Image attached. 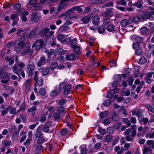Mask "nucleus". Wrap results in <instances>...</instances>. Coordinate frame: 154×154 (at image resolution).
<instances>
[{
    "label": "nucleus",
    "instance_id": "f257e3e1",
    "mask_svg": "<svg viewBox=\"0 0 154 154\" xmlns=\"http://www.w3.org/2000/svg\"><path fill=\"white\" fill-rule=\"evenodd\" d=\"M151 18L150 11H147L134 17V22L135 23H137L139 22H143L147 21Z\"/></svg>",
    "mask_w": 154,
    "mask_h": 154
},
{
    "label": "nucleus",
    "instance_id": "f03ea898",
    "mask_svg": "<svg viewBox=\"0 0 154 154\" xmlns=\"http://www.w3.org/2000/svg\"><path fill=\"white\" fill-rule=\"evenodd\" d=\"M35 65L34 62L31 61L28 62L27 67V72L29 76L31 77L34 74Z\"/></svg>",
    "mask_w": 154,
    "mask_h": 154
},
{
    "label": "nucleus",
    "instance_id": "7ed1b4c3",
    "mask_svg": "<svg viewBox=\"0 0 154 154\" xmlns=\"http://www.w3.org/2000/svg\"><path fill=\"white\" fill-rule=\"evenodd\" d=\"M12 69L14 72L17 74L19 76H20L21 75L23 78H25V75L24 72L20 69L17 65L14 64L12 67Z\"/></svg>",
    "mask_w": 154,
    "mask_h": 154
},
{
    "label": "nucleus",
    "instance_id": "20e7f679",
    "mask_svg": "<svg viewBox=\"0 0 154 154\" xmlns=\"http://www.w3.org/2000/svg\"><path fill=\"white\" fill-rule=\"evenodd\" d=\"M134 17H129L127 19H124L120 22V25L122 27H125L127 25L134 22Z\"/></svg>",
    "mask_w": 154,
    "mask_h": 154
},
{
    "label": "nucleus",
    "instance_id": "39448f33",
    "mask_svg": "<svg viewBox=\"0 0 154 154\" xmlns=\"http://www.w3.org/2000/svg\"><path fill=\"white\" fill-rule=\"evenodd\" d=\"M113 8H106L103 13V15L104 17H112L113 15Z\"/></svg>",
    "mask_w": 154,
    "mask_h": 154
},
{
    "label": "nucleus",
    "instance_id": "423d86ee",
    "mask_svg": "<svg viewBox=\"0 0 154 154\" xmlns=\"http://www.w3.org/2000/svg\"><path fill=\"white\" fill-rule=\"evenodd\" d=\"M131 39L133 41H135L136 42L139 44L143 42L144 38L143 37L140 36L134 35L131 36Z\"/></svg>",
    "mask_w": 154,
    "mask_h": 154
},
{
    "label": "nucleus",
    "instance_id": "0eeeda50",
    "mask_svg": "<svg viewBox=\"0 0 154 154\" xmlns=\"http://www.w3.org/2000/svg\"><path fill=\"white\" fill-rule=\"evenodd\" d=\"M63 93L65 95H68L72 89V85L69 84H66L64 86Z\"/></svg>",
    "mask_w": 154,
    "mask_h": 154
},
{
    "label": "nucleus",
    "instance_id": "6e6552de",
    "mask_svg": "<svg viewBox=\"0 0 154 154\" xmlns=\"http://www.w3.org/2000/svg\"><path fill=\"white\" fill-rule=\"evenodd\" d=\"M31 16L32 17L30 19L31 20L34 22H37L41 18V16L38 15L37 13L36 12L32 13Z\"/></svg>",
    "mask_w": 154,
    "mask_h": 154
},
{
    "label": "nucleus",
    "instance_id": "1a4fd4ad",
    "mask_svg": "<svg viewBox=\"0 0 154 154\" xmlns=\"http://www.w3.org/2000/svg\"><path fill=\"white\" fill-rule=\"evenodd\" d=\"M107 30L109 32H117V30L115 28L113 24H110L107 26L106 27Z\"/></svg>",
    "mask_w": 154,
    "mask_h": 154
},
{
    "label": "nucleus",
    "instance_id": "9d476101",
    "mask_svg": "<svg viewBox=\"0 0 154 154\" xmlns=\"http://www.w3.org/2000/svg\"><path fill=\"white\" fill-rule=\"evenodd\" d=\"M30 45H28L26 47V49H25L23 51L21 52L22 55H24L28 54L29 55H31L32 53V50L30 49Z\"/></svg>",
    "mask_w": 154,
    "mask_h": 154
},
{
    "label": "nucleus",
    "instance_id": "9b49d317",
    "mask_svg": "<svg viewBox=\"0 0 154 154\" xmlns=\"http://www.w3.org/2000/svg\"><path fill=\"white\" fill-rule=\"evenodd\" d=\"M10 73L8 74L7 72H4L0 71V79H10Z\"/></svg>",
    "mask_w": 154,
    "mask_h": 154
},
{
    "label": "nucleus",
    "instance_id": "f8f14e48",
    "mask_svg": "<svg viewBox=\"0 0 154 154\" xmlns=\"http://www.w3.org/2000/svg\"><path fill=\"white\" fill-rule=\"evenodd\" d=\"M130 146V143H125L124 146V148H123V147H122L121 148L120 150L117 152V154H121L123 153V152L125 151H127L129 149Z\"/></svg>",
    "mask_w": 154,
    "mask_h": 154
},
{
    "label": "nucleus",
    "instance_id": "ddd939ff",
    "mask_svg": "<svg viewBox=\"0 0 154 154\" xmlns=\"http://www.w3.org/2000/svg\"><path fill=\"white\" fill-rule=\"evenodd\" d=\"M67 1L65 0H61L59 3V5L57 9L58 11H60L66 7V4L65 3Z\"/></svg>",
    "mask_w": 154,
    "mask_h": 154
},
{
    "label": "nucleus",
    "instance_id": "4468645a",
    "mask_svg": "<svg viewBox=\"0 0 154 154\" xmlns=\"http://www.w3.org/2000/svg\"><path fill=\"white\" fill-rule=\"evenodd\" d=\"M46 58L45 57H41L39 60L37 62V66L38 67H40L44 65L46 63Z\"/></svg>",
    "mask_w": 154,
    "mask_h": 154
},
{
    "label": "nucleus",
    "instance_id": "2eb2a0df",
    "mask_svg": "<svg viewBox=\"0 0 154 154\" xmlns=\"http://www.w3.org/2000/svg\"><path fill=\"white\" fill-rule=\"evenodd\" d=\"M100 20V17L97 16L94 17L92 19V23L95 26H97L99 24V21Z\"/></svg>",
    "mask_w": 154,
    "mask_h": 154
},
{
    "label": "nucleus",
    "instance_id": "dca6fc26",
    "mask_svg": "<svg viewBox=\"0 0 154 154\" xmlns=\"http://www.w3.org/2000/svg\"><path fill=\"white\" fill-rule=\"evenodd\" d=\"M61 92L60 89H58L57 90H54L50 93V95L52 97L56 96L58 94Z\"/></svg>",
    "mask_w": 154,
    "mask_h": 154
},
{
    "label": "nucleus",
    "instance_id": "f3484780",
    "mask_svg": "<svg viewBox=\"0 0 154 154\" xmlns=\"http://www.w3.org/2000/svg\"><path fill=\"white\" fill-rule=\"evenodd\" d=\"M11 106H8L7 107L4 109H2L1 111V114L2 116H4L11 109Z\"/></svg>",
    "mask_w": 154,
    "mask_h": 154
},
{
    "label": "nucleus",
    "instance_id": "a211bd4d",
    "mask_svg": "<svg viewBox=\"0 0 154 154\" xmlns=\"http://www.w3.org/2000/svg\"><path fill=\"white\" fill-rule=\"evenodd\" d=\"M43 81L44 79H43L40 78L35 81L34 86H36L37 85L39 87H41L43 85Z\"/></svg>",
    "mask_w": 154,
    "mask_h": 154
},
{
    "label": "nucleus",
    "instance_id": "6ab92c4d",
    "mask_svg": "<svg viewBox=\"0 0 154 154\" xmlns=\"http://www.w3.org/2000/svg\"><path fill=\"white\" fill-rule=\"evenodd\" d=\"M149 121V119L147 118L141 117L140 119L139 120V122L142 125H146L147 124Z\"/></svg>",
    "mask_w": 154,
    "mask_h": 154
},
{
    "label": "nucleus",
    "instance_id": "aec40b11",
    "mask_svg": "<svg viewBox=\"0 0 154 154\" xmlns=\"http://www.w3.org/2000/svg\"><path fill=\"white\" fill-rule=\"evenodd\" d=\"M49 122H45L44 124V126L42 128V131L44 132L48 133L49 132Z\"/></svg>",
    "mask_w": 154,
    "mask_h": 154
},
{
    "label": "nucleus",
    "instance_id": "412c9836",
    "mask_svg": "<svg viewBox=\"0 0 154 154\" xmlns=\"http://www.w3.org/2000/svg\"><path fill=\"white\" fill-rule=\"evenodd\" d=\"M106 27L104 25L100 26L97 29L98 32L100 34H103L106 30Z\"/></svg>",
    "mask_w": 154,
    "mask_h": 154
},
{
    "label": "nucleus",
    "instance_id": "4be33fe9",
    "mask_svg": "<svg viewBox=\"0 0 154 154\" xmlns=\"http://www.w3.org/2000/svg\"><path fill=\"white\" fill-rule=\"evenodd\" d=\"M38 43H40V45H42L43 44H44V41L42 39H38L36 40L35 42L33 43L32 47V48L35 47L37 44Z\"/></svg>",
    "mask_w": 154,
    "mask_h": 154
},
{
    "label": "nucleus",
    "instance_id": "5701e85b",
    "mask_svg": "<svg viewBox=\"0 0 154 154\" xmlns=\"http://www.w3.org/2000/svg\"><path fill=\"white\" fill-rule=\"evenodd\" d=\"M90 20V18L88 16L84 17L81 19V21L84 24L88 23Z\"/></svg>",
    "mask_w": 154,
    "mask_h": 154
},
{
    "label": "nucleus",
    "instance_id": "b1692460",
    "mask_svg": "<svg viewBox=\"0 0 154 154\" xmlns=\"http://www.w3.org/2000/svg\"><path fill=\"white\" fill-rule=\"evenodd\" d=\"M40 72L42 75L43 76H45L47 75L49 73V70L48 68H45L42 69Z\"/></svg>",
    "mask_w": 154,
    "mask_h": 154
},
{
    "label": "nucleus",
    "instance_id": "393cba45",
    "mask_svg": "<svg viewBox=\"0 0 154 154\" xmlns=\"http://www.w3.org/2000/svg\"><path fill=\"white\" fill-rule=\"evenodd\" d=\"M66 59L67 60L73 61L75 59V56L74 54H70L66 56Z\"/></svg>",
    "mask_w": 154,
    "mask_h": 154
},
{
    "label": "nucleus",
    "instance_id": "a878e982",
    "mask_svg": "<svg viewBox=\"0 0 154 154\" xmlns=\"http://www.w3.org/2000/svg\"><path fill=\"white\" fill-rule=\"evenodd\" d=\"M146 61V58L144 56H143L140 59L139 61V63L140 65L143 64L145 63Z\"/></svg>",
    "mask_w": 154,
    "mask_h": 154
},
{
    "label": "nucleus",
    "instance_id": "bb28decb",
    "mask_svg": "<svg viewBox=\"0 0 154 154\" xmlns=\"http://www.w3.org/2000/svg\"><path fill=\"white\" fill-rule=\"evenodd\" d=\"M58 65V64L57 62H53L51 63L49 68L50 69L54 70V69L57 67Z\"/></svg>",
    "mask_w": 154,
    "mask_h": 154
},
{
    "label": "nucleus",
    "instance_id": "cd10ccee",
    "mask_svg": "<svg viewBox=\"0 0 154 154\" xmlns=\"http://www.w3.org/2000/svg\"><path fill=\"white\" fill-rule=\"evenodd\" d=\"M53 118L55 121L59 120L61 118L60 114L59 113L56 112L54 113L53 116Z\"/></svg>",
    "mask_w": 154,
    "mask_h": 154
},
{
    "label": "nucleus",
    "instance_id": "c85d7f7f",
    "mask_svg": "<svg viewBox=\"0 0 154 154\" xmlns=\"http://www.w3.org/2000/svg\"><path fill=\"white\" fill-rule=\"evenodd\" d=\"M50 31V29L49 28L45 27L42 30L41 33L42 35H45L47 34Z\"/></svg>",
    "mask_w": 154,
    "mask_h": 154
},
{
    "label": "nucleus",
    "instance_id": "c756f323",
    "mask_svg": "<svg viewBox=\"0 0 154 154\" xmlns=\"http://www.w3.org/2000/svg\"><path fill=\"white\" fill-rule=\"evenodd\" d=\"M46 90L44 88H40L38 92L39 94L42 96L45 95L46 94Z\"/></svg>",
    "mask_w": 154,
    "mask_h": 154
},
{
    "label": "nucleus",
    "instance_id": "7c9ffc66",
    "mask_svg": "<svg viewBox=\"0 0 154 154\" xmlns=\"http://www.w3.org/2000/svg\"><path fill=\"white\" fill-rule=\"evenodd\" d=\"M74 8L75 12L76 11L79 13H81L83 11L82 9L81 8L80 6H74Z\"/></svg>",
    "mask_w": 154,
    "mask_h": 154
},
{
    "label": "nucleus",
    "instance_id": "2f4dec72",
    "mask_svg": "<svg viewBox=\"0 0 154 154\" xmlns=\"http://www.w3.org/2000/svg\"><path fill=\"white\" fill-rule=\"evenodd\" d=\"M135 54L138 56H140L143 53V51L141 48H138L135 50Z\"/></svg>",
    "mask_w": 154,
    "mask_h": 154
},
{
    "label": "nucleus",
    "instance_id": "473e14b6",
    "mask_svg": "<svg viewBox=\"0 0 154 154\" xmlns=\"http://www.w3.org/2000/svg\"><path fill=\"white\" fill-rule=\"evenodd\" d=\"M110 19L108 18H106L104 19L103 21V25L105 26L108 25L111 23Z\"/></svg>",
    "mask_w": 154,
    "mask_h": 154
},
{
    "label": "nucleus",
    "instance_id": "72a5a7b5",
    "mask_svg": "<svg viewBox=\"0 0 154 154\" xmlns=\"http://www.w3.org/2000/svg\"><path fill=\"white\" fill-rule=\"evenodd\" d=\"M145 106L147 108L148 110L154 113V109L153 107L149 104H146L145 105Z\"/></svg>",
    "mask_w": 154,
    "mask_h": 154
},
{
    "label": "nucleus",
    "instance_id": "f704fd0d",
    "mask_svg": "<svg viewBox=\"0 0 154 154\" xmlns=\"http://www.w3.org/2000/svg\"><path fill=\"white\" fill-rule=\"evenodd\" d=\"M105 140L106 142H109L111 141L112 139V137L110 135H106L105 137Z\"/></svg>",
    "mask_w": 154,
    "mask_h": 154
},
{
    "label": "nucleus",
    "instance_id": "c9c22d12",
    "mask_svg": "<svg viewBox=\"0 0 154 154\" xmlns=\"http://www.w3.org/2000/svg\"><path fill=\"white\" fill-rule=\"evenodd\" d=\"M11 19L13 20H18L19 18L17 14H13L11 16Z\"/></svg>",
    "mask_w": 154,
    "mask_h": 154
},
{
    "label": "nucleus",
    "instance_id": "e433bc0d",
    "mask_svg": "<svg viewBox=\"0 0 154 154\" xmlns=\"http://www.w3.org/2000/svg\"><path fill=\"white\" fill-rule=\"evenodd\" d=\"M72 47L74 49V52L75 53H77L80 51V48L79 46H76L75 45H73Z\"/></svg>",
    "mask_w": 154,
    "mask_h": 154
},
{
    "label": "nucleus",
    "instance_id": "4c0bfd02",
    "mask_svg": "<svg viewBox=\"0 0 154 154\" xmlns=\"http://www.w3.org/2000/svg\"><path fill=\"white\" fill-rule=\"evenodd\" d=\"M134 6L137 7L138 8H140L142 7V4L141 3V2L139 1L135 2L133 4Z\"/></svg>",
    "mask_w": 154,
    "mask_h": 154
},
{
    "label": "nucleus",
    "instance_id": "58836bf2",
    "mask_svg": "<svg viewBox=\"0 0 154 154\" xmlns=\"http://www.w3.org/2000/svg\"><path fill=\"white\" fill-rule=\"evenodd\" d=\"M114 78L116 81L120 82L121 80V76L120 74L116 75L114 76Z\"/></svg>",
    "mask_w": 154,
    "mask_h": 154
},
{
    "label": "nucleus",
    "instance_id": "ea45409f",
    "mask_svg": "<svg viewBox=\"0 0 154 154\" xmlns=\"http://www.w3.org/2000/svg\"><path fill=\"white\" fill-rule=\"evenodd\" d=\"M32 8L35 10L38 11L40 10L41 7L40 6V4L38 3L32 7Z\"/></svg>",
    "mask_w": 154,
    "mask_h": 154
},
{
    "label": "nucleus",
    "instance_id": "a19ab883",
    "mask_svg": "<svg viewBox=\"0 0 154 154\" xmlns=\"http://www.w3.org/2000/svg\"><path fill=\"white\" fill-rule=\"evenodd\" d=\"M19 132L17 131V129L15 130L13 132L12 137L14 138H17L19 134Z\"/></svg>",
    "mask_w": 154,
    "mask_h": 154
},
{
    "label": "nucleus",
    "instance_id": "79ce46f5",
    "mask_svg": "<svg viewBox=\"0 0 154 154\" xmlns=\"http://www.w3.org/2000/svg\"><path fill=\"white\" fill-rule=\"evenodd\" d=\"M37 109V108L35 106H33L31 108L27 110V111L29 112H32L36 111Z\"/></svg>",
    "mask_w": 154,
    "mask_h": 154
},
{
    "label": "nucleus",
    "instance_id": "37998d69",
    "mask_svg": "<svg viewBox=\"0 0 154 154\" xmlns=\"http://www.w3.org/2000/svg\"><path fill=\"white\" fill-rule=\"evenodd\" d=\"M140 31L143 34H146L148 32V28L146 27H143L141 28Z\"/></svg>",
    "mask_w": 154,
    "mask_h": 154
},
{
    "label": "nucleus",
    "instance_id": "c03bdc74",
    "mask_svg": "<svg viewBox=\"0 0 154 154\" xmlns=\"http://www.w3.org/2000/svg\"><path fill=\"white\" fill-rule=\"evenodd\" d=\"M35 149L38 152L42 151L43 149V147L41 144H38L36 146Z\"/></svg>",
    "mask_w": 154,
    "mask_h": 154
},
{
    "label": "nucleus",
    "instance_id": "a18cd8bd",
    "mask_svg": "<svg viewBox=\"0 0 154 154\" xmlns=\"http://www.w3.org/2000/svg\"><path fill=\"white\" fill-rule=\"evenodd\" d=\"M108 112L106 111L102 112L100 113V117L101 118H106L108 115Z\"/></svg>",
    "mask_w": 154,
    "mask_h": 154
},
{
    "label": "nucleus",
    "instance_id": "49530a36",
    "mask_svg": "<svg viewBox=\"0 0 154 154\" xmlns=\"http://www.w3.org/2000/svg\"><path fill=\"white\" fill-rule=\"evenodd\" d=\"M116 4L118 5H125L126 4L127 2L124 0H121L120 1H117L116 2Z\"/></svg>",
    "mask_w": 154,
    "mask_h": 154
},
{
    "label": "nucleus",
    "instance_id": "de8ad7c7",
    "mask_svg": "<svg viewBox=\"0 0 154 154\" xmlns=\"http://www.w3.org/2000/svg\"><path fill=\"white\" fill-rule=\"evenodd\" d=\"M122 126V123L121 122H116L114 125V128L116 130H118Z\"/></svg>",
    "mask_w": 154,
    "mask_h": 154
},
{
    "label": "nucleus",
    "instance_id": "09e8293b",
    "mask_svg": "<svg viewBox=\"0 0 154 154\" xmlns=\"http://www.w3.org/2000/svg\"><path fill=\"white\" fill-rule=\"evenodd\" d=\"M140 44L136 42H134L132 45V47L133 49L136 50L138 48H140Z\"/></svg>",
    "mask_w": 154,
    "mask_h": 154
},
{
    "label": "nucleus",
    "instance_id": "8fccbe9b",
    "mask_svg": "<svg viewBox=\"0 0 154 154\" xmlns=\"http://www.w3.org/2000/svg\"><path fill=\"white\" fill-rule=\"evenodd\" d=\"M67 132V129L66 128H64L60 131V134L62 136L64 135Z\"/></svg>",
    "mask_w": 154,
    "mask_h": 154
},
{
    "label": "nucleus",
    "instance_id": "3c124183",
    "mask_svg": "<svg viewBox=\"0 0 154 154\" xmlns=\"http://www.w3.org/2000/svg\"><path fill=\"white\" fill-rule=\"evenodd\" d=\"M111 102L109 100H105L103 103V105L105 106H108L110 104Z\"/></svg>",
    "mask_w": 154,
    "mask_h": 154
},
{
    "label": "nucleus",
    "instance_id": "603ef678",
    "mask_svg": "<svg viewBox=\"0 0 154 154\" xmlns=\"http://www.w3.org/2000/svg\"><path fill=\"white\" fill-rule=\"evenodd\" d=\"M18 48L22 49L25 45V43L23 41H19L18 43Z\"/></svg>",
    "mask_w": 154,
    "mask_h": 154
},
{
    "label": "nucleus",
    "instance_id": "864d4df0",
    "mask_svg": "<svg viewBox=\"0 0 154 154\" xmlns=\"http://www.w3.org/2000/svg\"><path fill=\"white\" fill-rule=\"evenodd\" d=\"M26 109L25 103L23 102L21 105L20 106L19 110L24 111Z\"/></svg>",
    "mask_w": 154,
    "mask_h": 154
},
{
    "label": "nucleus",
    "instance_id": "5fc2aeb1",
    "mask_svg": "<svg viewBox=\"0 0 154 154\" xmlns=\"http://www.w3.org/2000/svg\"><path fill=\"white\" fill-rule=\"evenodd\" d=\"M21 7V5L20 3H17L15 4L13 6V8L15 10L20 9Z\"/></svg>",
    "mask_w": 154,
    "mask_h": 154
},
{
    "label": "nucleus",
    "instance_id": "6e6d98bb",
    "mask_svg": "<svg viewBox=\"0 0 154 154\" xmlns=\"http://www.w3.org/2000/svg\"><path fill=\"white\" fill-rule=\"evenodd\" d=\"M38 138V139L37 140L36 142L38 144H41L44 140V139L42 137Z\"/></svg>",
    "mask_w": 154,
    "mask_h": 154
},
{
    "label": "nucleus",
    "instance_id": "4d7b16f0",
    "mask_svg": "<svg viewBox=\"0 0 154 154\" xmlns=\"http://www.w3.org/2000/svg\"><path fill=\"white\" fill-rule=\"evenodd\" d=\"M65 38V35H64L60 34L57 37V38L59 40L61 41L63 40V39Z\"/></svg>",
    "mask_w": 154,
    "mask_h": 154
},
{
    "label": "nucleus",
    "instance_id": "13d9d810",
    "mask_svg": "<svg viewBox=\"0 0 154 154\" xmlns=\"http://www.w3.org/2000/svg\"><path fill=\"white\" fill-rule=\"evenodd\" d=\"M65 110V108L63 106H59L57 109V111L59 113L63 112Z\"/></svg>",
    "mask_w": 154,
    "mask_h": 154
},
{
    "label": "nucleus",
    "instance_id": "bf43d9fd",
    "mask_svg": "<svg viewBox=\"0 0 154 154\" xmlns=\"http://www.w3.org/2000/svg\"><path fill=\"white\" fill-rule=\"evenodd\" d=\"M113 93L112 92H111L110 91H109L106 95V97L107 98L109 99H111L113 96Z\"/></svg>",
    "mask_w": 154,
    "mask_h": 154
},
{
    "label": "nucleus",
    "instance_id": "052dcab7",
    "mask_svg": "<svg viewBox=\"0 0 154 154\" xmlns=\"http://www.w3.org/2000/svg\"><path fill=\"white\" fill-rule=\"evenodd\" d=\"M42 135V133L40 131H36V133L35 134L36 138L41 137V136Z\"/></svg>",
    "mask_w": 154,
    "mask_h": 154
},
{
    "label": "nucleus",
    "instance_id": "680f3d73",
    "mask_svg": "<svg viewBox=\"0 0 154 154\" xmlns=\"http://www.w3.org/2000/svg\"><path fill=\"white\" fill-rule=\"evenodd\" d=\"M38 72L37 71L35 72L34 75V80L35 81L39 79L38 76Z\"/></svg>",
    "mask_w": 154,
    "mask_h": 154
},
{
    "label": "nucleus",
    "instance_id": "e2e57ef3",
    "mask_svg": "<svg viewBox=\"0 0 154 154\" xmlns=\"http://www.w3.org/2000/svg\"><path fill=\"white\" fill-rule=\"evenodd\" d=\"M4 146L5 147L10 146L11 143V142L10 140L4 141Z\"/></svg>",
    "mask_w": 154,
    "mask_h": 154
},
{
    "label": "nucleus",
    "instance_id": "0e129e2a",
    "mask_svg": "<svg viewBox=\"0 0 154 154\" xmlns=\"http://www.w3.org/2000/svg\"><path fill=\"white\" fill-rule=\"evenodd\" d=\"M66 102V100L65 99H61L60 100L58 103L60 105H64L65 104Z\"/></svg>",
    "mask_w": 154,
    "mask_h": 154
},
{
    "label": "nucleus",
    "instance_id": "69168bd1",
    "mask_svg": "<svg viewBox=\"0 0 154 154\" xmlns=\"http://www.w3.org/2000/svg\"><path fill=\"white\" fill-rule=\"evenodd\" d=\"M75 12V11L74 6L71 8L69 9L66 11V13L67 14H70L72 13Z\"/></svg>",
    "mask_w": 154,
    "mask_h": 154
},
{
    "label": "nucleus",
    "instance_id": "338daca9",
    "mask_svg": "<svg viewBox=\"0 0 154 154\" xmlns=\"http://www.w3.org/2000/svg\"><path fill=\"white\" fill-rule=\"evenodd\" d=\"M70 40L71 39L70 38H66L62 41V43L63 44H67L70 42Z\"/></svg>",
    "mask_w": 154,
    "mask_h": 154
},
{
    "label": "nucleus",
    "instance_id": "774afa93",
    "mask_svg": "<svg viewBox=\"0 0 154 154\" xmlns=\"http://www.w3.org/2000/svg\"><path fill=\"white\" fill-rule=\"evenodd\" d=\"M146 24L151 29H154V22H148Z\"/></svg>",
    "mask_w": 154,
    "mask_h": 154
}]
</instances>
